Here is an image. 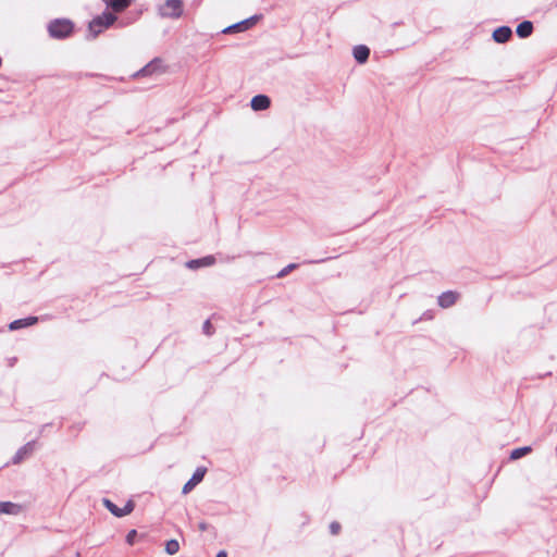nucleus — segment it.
Wrapping results in <instances>:
<instances>
[{"instance_id": "obj_10", "label": "nucleus", "mask_w": 557, "mask_h": 557, "mask_svg": "<svg viewBox=\"0 0 557 557\" xmlns=\"http://www.w3.org/2000/svg\"><path fill=\"white\" fill-rule=\"evenodd\" d=\"M512 35V30L508 26H500L496 28L493 33V39L496 42L504 44L510 39Z\"/></svg>"}, {"instance_id": "obj_19", "label": "nucleus", "mask_w": 557, "mask_h": 557, "mask_svg": "<svg viewBox=\"0 0 557 557\" xmlns=\"http://www.w3.org/2000/svg\"><path fill=\"white\" fill-rule=\"evenodd\" d=\"M180 549V544L176 540H170L166 542L165 544V552L169 554V555H174L178 552Z\"/></svg>"}, {"instance_id": "obj_7", "label": "nucleus", "mask_w": 557, "mask_h": 557, "mask_svg": "<svg viewBox=\"0 0 557 557\" xmlns=\"http://www.w3.org/2000/svg\"><path fill=\"white\" fill-rule=\"evenodd\" d=\"M157 72H163L161 66V60L156 58L151 62H149L147 65H145L141 70H139L135 76H148L152 75Z\"/></svg>"}, {"instance_id": "obj_18", "label": "nucleus", "mask_w": 557, "mask_h": 557, "mask_svg": "<svg viewBox=\"0 0 557 557\" xmlns=\"http://www.w3.org/2000/svg\"><path fill=\"white\" fill-rule=\"evenodd\" d=\"M531 451V447L529 446H524V447H520V448H516L511 451L510 454V458L516 460V459H519L521 458L522 456L529 454Z\"/></svg>"}, {"instance_id": "obj_17", "label": "nucleus", "mask_w": 557, "mask_h": 557, "mask_svg": "<svg viewBox=\"0 0 557 557\" xmlns=\"http://www.w3.org/2000/svg\"><path fill=\"white\" fill-rule=\"evenodd\" d=\"M533 32V24L530 21H523L517 26L516 33L520 38H527L531 36Z\"/></svg>"}, {"instance_id": "obj_22", "label": "nucleus", "mask_w": 557, "mask_h": 557, "mask_svg": "<svg viewBox=\"0 0 557 557\" xmlns=\"http://www.w3.org/2000/svg\"><path fill=\"white\" fill-rule=\"evenodd\" d=\"M137 535V531L136 530H131L127 535H126V542L127 544L129 545H133L134 544V541H135V537Z\"/></svg>"}, {"instance_id": "obj_3", "label": "nucleus", "mask_w": 557, "mask_h": 557, "mask_svg": "<svg viewBox=\"0 0 557 557\" xmlns=\"http://www.w3.org/2000/svg\"><path fill=\"white\" fill-rule=\"evenodd\" d=\"M184 7L182 0H166L160 8L159 13L162 17L180 18L183 15Z\"/></svg>"}, {"instance_id": "obj_6", "label": "nucleus", "mask_w": 557, "mask_h": 557, "mask_svg": "<svg viewBox=\"0 0 557 557\" xmlns=\"http://www.w3.org/2000/svg\"><path fill=\"white\" fill-rule=\"evenodd\" d=\"M36 442L32 441L22 446L14 455L12 461L17 465L22 462L26 457L30 456L35 449Z\"/></svg>"}, {"instance_id": "obj_12", "label": "nucleus", "mask_w": 557, "mask_h": 557, "mask_svg": "<svg viewBox=\"0 0 557 557\" xmlns=\"http://www.w3.org/2000/svg\"><path fill=\"white\" fill-rule=\"evenodd\" d=\"M258 20V16H251L245 21H242L239 23H236L232 26H228L227 28H225L223 32L224 33H231L233 30H239V32H243V30H246L248 29L249 27H251Z\"/></svg>"}, {"instance_id": "obj_24", "label": "nucleus", "mask_w": 557, "mask_h": 557, "mask_svg": "<svg viewBox=\"0 0 557 557\" xmlns=\"http://www.w3.org/2000/svg\"><path fill=\"white\" fill-rule=\"evenodd\" d=\"M216 557H227V554H226V552L221 550L218 553Z\"/></svg>"}, {"instance_id": "obj_5", "label": "nucleus", "mask_w": 557, "mask_h": 557, "mask_svg": "<svg viewBox=\"0 0 557 557\" xmlns=\"http://www.w3.org/2000/svg\"><path fill=\"white\" fill-rule=\"evenodd\" d=\"M207 472V469L203 467H199L194 472L193 476L185 483L183 486V493H189L198 483H200Z\"/></svg>"}, {"instance_id": "obj_2", "label": "nucleus", "mask_w": 557, "mask_h": 557, "mask_svg": "<svg viewBox=\"0 0 557 557\" xmlns=\"http://www.w3.org/2000/svg\"><path fill=\"white\" fill-rule=\"evenodd\" d=\"M116 21V16L112 12H103L96 16L88 25L91 38H96L100 33L110 27Z\"/></svg>"}, {"instance_id": "obj_8", "label": "nucleus", "mask_w": 557, "mask_h": 557, "mask_svg": "<svg viewBox=\"0 0 557 557\" xmlns=\"http://www.w3.org/2000/svg\"><path fill=\"white\" fill-rule=\"evenodd\" d=\"M458 297H459V294L456 293V292H451V290L444 292L443 294H441L438 296V305L442 308H449L453 305H455V302L457 301Z\"/></svg>"}, {"instance_id": "obj_21", "label": "nucleus", "mask_w": 557, "mask_h": 557, "mask_svg": "<svg viewBox=\"0 0 557 557\" xmlns=\"http://www.w3.org/2000/svg\"><path fill=\"white\" fill-rule=\"evenodd\" d=\"M330 531L333 535H337L341 531V524L336 521L330 524Z\"/></svg>"}, {"instance_id": "obj_20", "label": "nucleus", "mask_w": 557, "mask_h": 557, "mask_svg": "<svg viewBox=\"0 0 557 557\" xmlns=\"http://www.w3.org/2000/svg\"><path fill=\"white\" fill-rule=\"evenodd\" d=\"M297 267V264L295 263H290L288 264L287 267H285L283 270H281L277 274L278 277H283L285 275H287V273H289V271H292L293 269H295Z\"/></svg>"}, {"instance_id": "obj_9", "label": "nucleus", "mask_w": 557, "mask_h": 557, "mask_svg": "<svg viewBox=\"0 0 557 557\" xmlns=\"http://www.w3.org/2000/svg\"><path fill=\"white\" fill-rule=\"evenodd\" d=\"M23 511V507L12 502H0V515L17 516Z\"/></svg>"}, {"instance_id": "obj_13", "label": "nucleus", "mask_w": 557, "mask_h": 557, "mask_svg": "<svg viewBox=\"0 0 557 557\" xmlns=\"http://www.w3.org/2000/svg\"><path fill=\"white\" fill-rule=\"evenodd\" d=\"M215 262V258L213 256H207L200 259H194L187 262V267L189 269L196 270L201 267H209Z\"/></svg>"}, {"instance_id": "obj_4", "label": "nucleus", "mask_w": 557, "mask_h": 557, "mask_svg": "<svg viewBox=\"0 0 557 557\" xmlns=\"http://www.w3.org/2000/svg\"><path fill=\"white\" fill-rule=\"evenodd\" d=\"M103 504L112 515L119 518L129 515L135 508L133 500H128L123 508H119L115 504L107 498L103 499Z\"/></svg>"}, {"instance_id": "obj_23", "label": "nucleus", "mask_w": 557, "mask_h": 557, "mask_svg": "<svg viewBox=\"0 0 557 557\" xmlns=\"http://www.w3.org/2000/svg\"><path fill=\"white\" fill-rule=\"evenodd\" d=\"M203 332L207 334V335H211L213 333V327H212V324L209 320H207L205 323H203Z\"/></svg>"}, {"instance_id": "obj_11", "label": "nucleus", "mask_w": 557, "mask_h": 557, "mask_svg": "<svg viewBox=\"0 0 557 557\" xmlns=\"http://www.w3.org/2000/svg\"><path fill=\"white\" fill-rule=\"evenodd\" d=\"M250 104L255 111H262L270 107L271 101L270 98L265 95H257L251 99Z\"/></svg>"}, {"instance_id": "obj_14", "label": "nucleus", "mask_w": 557, "mask_h": 557, "mask_svg": "<svg viewBox=\"0 0 557 557\" xmlns=\"http://www.w3.org/2000/svg\"><path fill=\"white\" fill-rule=\"evenodd\" d=\"M108 8H111L113 12H123L131 5L132 0H103Z\"/></svg>"}, {"instance_id": "obj_25", "label": "nucleus", "mask_w": 557, "mask_h": 557, "mask_svg": "<svg viewBox=\"0 0 557 557\" xmlns=\"http://www.w3.org/2000/svg\"><path fill=\"white\" fill-rule=\"evenodd\" d=\"M199 529H200L201 531H205V530L207 529L206 523H203V522H202V523H200V524H199Z\"/></svg>"}, {"instance_id": "obj_15", "label": "nucleus", "mask_w": 557, "mask_h": 557, "mask_svg": "<svg viewBox=\"0 0 557 557\" xmlns=\"http://www.w3.org/2000/svg\"><path fill=\"white\" fill-rule=\"evenodd\" d=\"M38 318L37 317H28L25 319H18L10 323L9 327L10 330H18L22 327L30 326L35 323H37Z\"/></svg>"}, {"instance_id": "obj_1", "label": "nucleus", "mask_w": 557, "mask_h": 557, "mask_svg": "<svg viewBox=\"0 0 557 557\" xmlns=\"http://www.w3.org/2000/svg\"><path fill=\"white\" fill-rule=\"evenodd\" d=\"M74 23L69 18H55L48 24V33L50 37L55 39H64L72 35Z\"/></svg>"}, {"instance_id": "obj_16", "label": "nucleus", "mask_w": 557, "mask_h": 557, "mask_svg": "<svg viewBox=\"0 0 557 557\" xmlns=\"http://www.w3.org/2000/svg\"><path fill=\"white\" fill-rule=\"evenodd\" d=\"M370 54V49L367 46L360 45L354 48V58L359 63H364Z\"/></svg>"}]
</instances>
